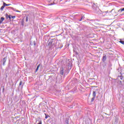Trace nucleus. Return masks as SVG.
<instances>
[{
  "label": "nucleus",
  "instance_id": "obj_1",
  "mask_svg": "<svg viewBox=\"0 0 124 124\" xmlns=\"http://www.w3.org/2000/svg\"><path fill=\"white\" fill-rule=\"evenodd\" d=\"M60 73L61 75H63L64 73V68L63 67H61L60 70Z\"/></svg>",
  "mask_w": 124,
  "mask_h": 124
},
{
  "label": "nucleus",
  "instance_id": "obj_2",
  "mask_svg": "<svg viewBox=\"0 0 124 124\" xmlns=\"http://www.w3.org/2000/svg\"><path fill=\"white\" fill-rule=\"evenodd\" d=\"M6 60H7V57H4L3 59V60H2L3 65H5V62H6Z\"/></svg>",
  "mask_w": 124,
  "mask_h": 124
},
{
  "label": "nucleus",
  "instance_id": "obj_3",
  "mask_svg": "<svg viewBox=\"0 0 124 124\" xmlns=\"http://www.w3.org/2000/svg\"><path fill=\"white\" fill-rule=\"evenodd\" d=\"M8 18L9 19H15V18H16V16H15L9 15Z\"/></svg>",
  "mask_w": 124,
  "mask_h": 124
},
{
  "label": "nucleus",
  "instance_id": "obj_4",
  "mask_svg": "<svg viewBox=\"0 0 124 124\" xmlns=\"http://www.w3.org/2000/svg\"><path fill=\"white\" fill-rule=\"evenodd\" d=\"M3 21H4V17H1L0 20V25L1 24H2V22H3Z\"/></svg>",
  "mask_w": 124,
  "mask_h": 124
},
{
  "label": "nucleus",
  "instance_id": "obj_5",
  "mask_svg": "<svg viewBox=\"0 0 124 124\" xmlns=\"http://www.w3.org/2000/svg\"><path fill=\"white\" fill-rule=\"evenodd\" d=\"M107 59V56L106 55L103 56V62H105V61H106V60Z\"/></svg>",
  "mask_w": 124,
  "mask_h": 124
},
{
  "label": "nucleus",
  "instance_id": "obj_6",
  "mask_svg": "<svg viewBox=\"0 0 124 124\" xmlns=\"http://www.w3.org/2000/svg\"><path fill=\"white\" fill-rule=\"evenodd\" d=\"M93 97H95V96H96V91H93Z\"/></svg>",
  "mask_w": 124,
  "mask_h": 124
},
{
  "label": "nucleus",
  "instance_id": "obj_7",
  "mask_svg": "<svg viewBox=\"0 0 124 124\" xmlns=\"http://www.w3.org/2000/svg\"><path fill=\"white\" fill-rule=\"evenodd\" d=\"M65 124H69L68 119H66L65 121Z\"/></svg>",
  "mask_w": 124,
  "mask_h": 124
},
{
  "label": "nucleus",
  "instance_id": "obj_8",
  "mask_svg": "<svg viewBox=\"0 0 124 124\" xmlns=\"http://www.w3.org/2000/svg\"><path fill=\"white\" fill-rule=\"evenodd\" d=\"M12 9L13 11H16V12H20V11L16 10V9H14V8H12Z\"/></svg>",
  "mask_w": 124,
  "mask_h": 124
},
{
  "label": "nucleus",
  "instance_id": "obj_9",
  "mask_svg": "<svg viewBox=\"0 0 124 124\" xmlns=\"http://www.w3.org/2000/svg\"><path fill=\"white\" fill-rule=\"evenodd\" d=\"M40 67V64H39L37 66V68H36V72H37V71L38 70L39 67Z\"/></svg>",
  "mask_w": 124,
  "mask_h": 124
},
{
  "label": "nucleus",
  "instance_id": "obj_10",
  "mask_svg": "<svg viewBox=\"0 0 124 124\" xmlns=\"http://www.w3.org/2000/svg\"><path fill=\"white\" fill-rule=\"evenodd\" d=\"M4 6L3 5L1 7L0 10H1V11H2V10H3V9H4Z\"/></svg>",
  "mask_w": 124,
  "mask_h": 124
},
{
  "label": "nucleus",
  "instance_id": "obj_11",
  "mask_svg": "<svg viewBox=\"0 0 124 124\" xmlns=\"http://www.w3.org/2000/svg\"><path fill=\"white\" fill-rule=\"evenodd\" d=\"M121 11V12H123V11H124V8L123 9H121L119 10V12Z\"/></svg>",
  "mask_w": 124,
  "mask_h": 124
},
{
  "label": "nucleus",
  "instance_id": "obj_12",
  "mask_svg": "<svg viewBox=\"0 0 124 124\" xmlns=\"http://www.w3.org/2000/svg\"><path fill=\"white\" fill-rule=\"evenodd\" d=\"M119 78H120V80H123L124 79V77L118 76Z\"/></svg>",
  "mask_w": 124,
  "mask_h": 124
},
{
  "label": "nucleus",
  "instance_id": "obj_13",
  "mask_svg": "<svg viewBox=\"0 0 124 124\" xmlns=\"http://www.w3.org/2000/svg\"><path fill=\"white\" fill-rule=\"evenodd\" d=\"M3 5L4 7H5V6H7V4L5 3V2H3Z\"/></svg>",
  "mask_w": 124,
  "mask_h": 124
},
{
  "label": "nucleus",
  "instance_id": "obj_14",
  "mask_svg": "<svg viewBox=\"0 0 124 124\" xmlns=\"http://www.w3.org/2000/svg\"><path fill=\"white\" fill-rule=\"evenodd\" d=\"M94 98H95V97H93L92 99H91V102H93V100H94Z\"/></svg>",
  "mask_w": 124,
  "mask_h": 124
},
{
  "label": "nucleus",
  "instance_id": "obj_15",
  "mask_svg": "<svg viewBox=\"0 0 124 124\" xmlns=\"http://www.w3.org/2000/svg\"><path fill=\"white\" fill-rule=\"evenodd\" d=\"M22 84H23V81H20L19 86H21V85H22Z\"/></svg>",
  "mask_w": 124,
  "mask_h": 124
},
{
  "label": "nucleus",
  "instance_id": "obj_16",
  "mask_svg": "<svg viewBox=\"0 0 124 124\" xmlns=\"http://www.w3.org/2000/svg\"><path fill=\"white\" fill-rule=\"evenodd\" d=\"M120 85H123V82H122V80L120 81Z\"/></svg>",
  "mask_w": 124,
  "mask_h": 124
},
{
  "label": "nucleus",
  "instance_id": "obj_17",
  "mask_svg": "<svg viewBox=\"0 0 124 124\" xmlns=\"http://www.w3.org/2000/svg\"><path fill=\"white\" fill-rule=\"evenodd\" d=\"M82 20H83V16H82V17L79 20V21H82Z\"/></svg>",
  "mask_w": 124,
  "mask_h": 124
},
{
  "label": "nucleus",
  "instance_id": "obj_18",
  "mask_svg": "<svg viewBox=\"0 0 124 124\" xmlns=\"http://www.w3.org/2000/svg\"><path fill=\"white\" fill-rule=\"evenodd\" d=\"M38 124H42V122L41 121L39 122Z\"/></svg>",
  "mask_w": 124,
  "mask_h": 124
},
{
  "label": "nucleus",
  "instance_id": "obj_19",
  "mask_svg": "<svg viewBox=\"0 0 124 124\" xmlns=\"http://www.w3.org/2000/svg\"><path fill=\"white\" fill-rule=\"evenodd\" d=\"M10 5H11V4H7V6H9Z\"/></svg>",
  "mask_w": 124,
  "mask_h": 124
},
{
  "label": "nucleus",
  "instance_id": "obj_20",
  "mask_svg": "<svg viewBox=\"0 0 124 124\" xmlns=\"http://www.w3.org/2000/svg\"><path fill=\"white\" fill-rule=\"evenodd\" d=\"M28 16H26V22H28Z\"/></svg>",
  "mask_w": 124,
  "mask_h": 124
},
{
  "label": "nucleus",
  "instance_id": "obj_21",
  "mask_svg": "<svg viewBox=\"0 0 124 124\" xmlns=\"http://www.w3.org/2000/svg\"><path fill=\"white\" fill-rule=\"evenodd\" d=\"M47 118H48V117L47 116H46L45 119H47Z\"/></svg>",
  "mask_w": 124,
  "mask_h": 124
},
{
  "label": "nucleus",
  "instance_id": "obj_22",
  "mask_svg": "<svg viewBox=\"0 0 124 124\" xmlns=\"http://www.w3.org/2000/svg\"><path fill=\"white\" fill-rule=\"evenodd\" d=\"M34 46H35V43L34 44Z\"/></svg>",
  "mask_w": 124,
  "mask_h": 124
},
{
  "label": "nucleus",
  "instance_id": "obj_23",
  "mask_svg": "<svg viewBox=\"0 0 124 124\" xmlns=\"http://www.w3.org/2000/svg\"><path fill=\"white\" fill-rule=\"evenodd\" d=\"M69 102H70V101H69Z\"/></svg>",
  "mask_w": 124,
  "mask_h": 124
}]
</instances>
